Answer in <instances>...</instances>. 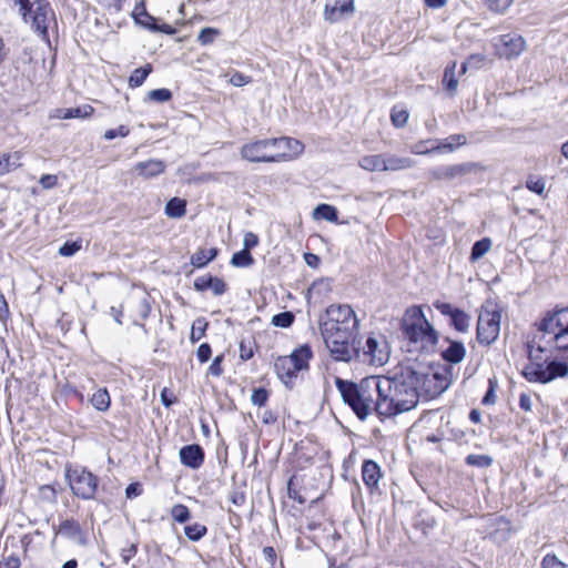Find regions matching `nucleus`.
I'll return each instance as SVG.
<instances>
[{"label":"nucleus","mask_w":568,"mask_h":568,"mask_svg":"<svg viewBox=\"0 0 568 568\" xmlns=\"http://www.w3.org/2000/svg\"><path fill=\"white\" fill-rule=\"evenodd\" d=\"M151 72L152 65L149 63L142 68L135 69L129 78V85L131 88L141 87Z\"/></svg>","instance_id":"f704fd0d"},{"label":"nucleus","mask_w":568,"mask_h":568,"mask_svg":"<svg viewBox=\"0 0 568 568\" xmlns=\"http://www.w3.org/2000/svg\"><path fill=\"white\" fill-rule=\"evenodd\" d=\"M486 6L496 13H504L514 0H484Z\"/></svg>","instance_id":"603ef678"},{"label":"nucleus","mask_w":568,"mask_h":568,"mask_svg":"<svg viewBox=\"0 0 568 568\" xmlns=\"http://www.w3.org/2000/svg\"><path fill=\"white\" fill-rule=\"evenodd\" d=\"M503 310L497 303L487 301L483 306L478 320H501Z\"/></svg>","instance_id":"72a5a7b5"},{"label":"nucleus","mask_w":568,"mask_h":568,"mask_svg":"<svg viewBox=\"0 0 568 568\" xmlns=\"http://www.w3.org/2000/svg\"><path fill=\"white\" fill-rule=\"evenodd\" d=\"M241 156L253 163H278L280 158L275 154L273 138L245 143L241 148Z\"/></svg>","instance_id":"9d476101"},{"label":"nucleus","mask_w":568,"mask_h":568,"mask_svg":"<svg viewBox=\"0 0 568 568\" xmlns=\"http://www.w3.org/2000/svg\"><path fill=\"white\" fill-rule=\"evenodd\" d=\"M467 143L465 134H452L445 139L442 143L433 146V151L442 152H454L457 148L464 146Z\"/></svg>","instance_id":"bb28decb"},{"label":"nucleus","mask_w":568,"mask_h":568,"mask_svg":"<svg viewBox=\"0 0 568 568\" xmlns=\"http://www.w3.org/2000/svg\"><path fill=\"white\" fill-rule=\"evenodd\" d=\"M523 375L529 382L546 384L558 377L567 376L568 363L557 359L534 363L531 366H525Z\"/></svg>","instance_id":"0eeeda50"},{"label":"nucleus","mask_w":568,"mask_h":568,"mask_svg":"<svg viewBox=\"0 0 568 568\" xmlns=\"http://www.w3.org/2000/svg\"><path fill=\"white\" fill-rule=\"evenodd\" d=\"M335 385L344 403L352 408L361 420L366 419L373 410L379 415L378 405L382 400L379 376L366 377L359 384L337 377Z\"/></svg>","instance_id":"f03ea898"},{"label":"nucleus","mask_w":568,"mask_h":568,"mask_svg":"<svg viewBox=\"0 0 568 568\" xmlns=\"http://www.w3.org/2000/svg\"><path fill=\"white\" fill-rule=\"evenodd\" d=\"M526 187L538 195H542L546 190V180L544 178L529 175L526 181Z\"/></svg>","instance_id":"c03bdc74"},{"label":"nucleus","mask_w":568,"mask_h":568,"mask_svg":"<svg viewBox=\"0 0 568 568\" xmlns=\"http://www.w3.org/2000/svg\"><path fill=\"white\" fill-rule=\"evenodd\" d=\"M274 366L277 376L285 385L292 383L293 378L296 377V374L298 373L295 366H293L291 359H287L286 356L278 357Z\"/></svg>","instance_id":"4be33fe9"},{"label":"nucleus","mask_w":568,"mask_h":568,"mask_svg":"<svg viewBox=\"0 0 568 568\" xmlns=\"http://www.w3.org/2000/svg\"><path fill=\"white\" fill-rule=\"evenodd\" d=\"M129 129L125 125H120L116 129H110L104 132L105 140H113L118 136L125 138L129 134Z\"/></svg>","instance_id":"13d9d810"},{"label":"nucleus","mask_w":568,"mask_h":568,"mask_svg":"<svg viewBox=\"0 0 568 568\" xmlns=\"http://www.w3.org/2000/svg\"><path fill=\"white\" fill-rule=\"evenodd\" d=\"M409 365L410 368L418 373L416 375V386L419 393V398H435L449 387L450 381L445 369L432 368L418 363Z\"/></svg>","instance_id":"20e7f679"},{"label":"nucleus","mask_w":568,"mask_h":568,"mask_svg":"<svg viewBox=\"0 0 568 568\" xmlns=\"http://www.w3.org/2000/svg\"><path fill=\"white\" fill-rule=\"evenodd\" d=\"M180 459L183 465L196 469L203 464L204 452L200 445H186L180 449Z\"/></svg>","instance_id":"6ab92c4d"},{"label":"nucleus","mask_w":568,"mask_h":568,"mask_svg":"<svg viewBox=\"0 0 568 568\" xmlns=\"http://www.w3.org/2000/svg\"><path fill=\"white\" fill-rule=\"evenodd\" d=\"M403 334L407 341V351L423 353L434 351L438 342V333L430 322H403Z\"/></svg>","instance_id":"39448f33"},{"label":"nucleus","mask_w":568,"mask_h":568,"mask_svg":"<svg viewBox=\"0 0 568 568\" xmlns=\"http://www.w3.org/2000/svg\"><path fill=\"white\" fill-rule=\"evenodd\" d=\"M92 406L100 412H106L111 405V398L106 388H99L90 398Z\"/></svg>","instance_id":"2f4dec72"},{"label":"nucleus","mask_w":568,"mask_h":568,"mask_svg":"<svg viewBox=\"0 0 568 568\" xmlns=\"http://www.w3.org/2000/svg\"><path fill=\"white\" fill-rule=\"evenodd\" d=\"M538 331L554 334L552 342L559 351H568V322H539Z\"/></svg>","instance_id":"4468645a"},{"label":"nucleus","mask_w":568,"mask_h":568,"mask_svg":"<svg viewBox=\"0 0 568 568\" xmlns=\"http://www.w3.org/2000/svg\"><path fill=\"white\" fill-rule=\"evenodd\" d=\"M257 244H258V237L256 234H254L252 232H247L244 235L243 250H247L250 252V250L255 247Z\"/></svg>","instance_id":"69168bd1"},{"label":"nucleus","mask_w":568,"mask_h":568,"mask_svg":"<svg viewBox=\"0 0 568 568\" xmlns=\"http://www.w3.org/2000/svg\"><path fill=\"white\" fill-rule=\"evenodd\" d=\"M0 568H20V558L17 555L3 557L0 561Z\"/></svg>","instance_id":"680f3d73"},{"label":"nucleus","mask_w":568,"mask_h":568,"mask_svg":"<svg viewBox=\"0 0 568 568\" xmlns=\"http://www.w3.org/2000/svg\"><path fill=\"white\" fill-rule=\"evenodd\" d=\"M313 217L335 223L338 220V212L335 206L322 203L314 209Z\"/></svg>","instance_id":"c756f323"},{"label":"nucleus","mask_w":568,"mask_h":568,"mask_svg":"<svg viewBox=\"0 0 568 568\" xmlns=\"http://www.w3.org/2000/svg\"><path fill=\"white\" fill-rule=\"evenodd\" d=\"M252 82V78L241 73V72H234L230 78V83L234 87H243Z\"/></svg>","instance_id":"bf43d9fd"},{"label":"nucleus","mask_w":568,"mask_h":568,"mask_svg":"<svg viewBox=\"0 0 568 568\" xmlns=\"http://www.w3.org/2000/svg\"><path fill=\"white\" fill-rule=\"evenodd\" d=\"M222 361H223L222 355L216 356L209 367V374H211L213 376H221L223 373Z\"/></svg>","instance_id":"0e129e2a"},{"label":"nucleus","mask_w":568,"mask_h":568,"mask_svg":"<svg viewBox=\"0 0 568 568\" xmlns=\"http://www.w3.org/2000/svg\"><path fill=\"white\" fill-rule=\"evenodd\" d=\"M254 263L252 254L247 250H241L233 254L231 264L235 267H247Z\"/></svg>","instance_id":"ea45409f"},{"label":"nucleus","mask_w":568,"mask_h":568,"mask_svg":"<svg viewBox=\"0 0 568 568\" xmlns=\"http://www.w3.org/2000/svg\"><path fill=\"white\" fill-rule=\"evenodd\" d=\"M409 114L405 109L393 108L390 112L392 123L396 128H403L408 121Z\"/></svg>","instance_id":"49530a36"},{"label":"nucleus","mask_w":568,"mask_h":568,"mask_svg":"<svg viewBox=\"0 0 568 568\" xmlns=\"http://www.w3.org/2000/svg\"><path fill=\"white\" fill-rule=\"evenodd\" d=\"M207 532V528L199 523L186 525L184 527V534L191 541H197L202 539Z\"/></svg>","instance_id":"58836bf2"},{"label":"nucleus","mask_w":568,"mask_h":568,"mask_svg":"<svg viewBox=\"0 0 568 568\" xmlns=\"http://www.w3.org/2000/svg\"><path fill=\"white\" fill-rule=\"evenodd\" d=\"M81 248V244L80 242L78 241H73V242H65L60 248H59V254L62 255V256H72L74 255L77 252H79Z\"/></svg>","instance_id":"6e6d98bb"},{"label":"nucleus","mask_w":568,"mask_h":568,"mask_svg":"<svg viewBox=\"0 0 568 568\" xmlns=\"http://www.w3.org/2000/svg\"><path fill=\"white\" fill-rule=\"evenodd\" d=\"M455 69L456 63L454 62L452 65L447 67L444 72L443 82L450 93H454L458 87V80L455 77Z\"/></svg>","instance_id":"79ce46f5"},{"label":"nucleus","mask_w":568,"mask_h":568,"mask_svg":"<svg viewBox=\"0 0 568 568\" xmlns=\"http://www.w3.org/2000/svg\"><path fill=\"white\" fill-rule=\"evenodd\" d=\"M219 33L220 31L215 28H203L197 36V41L202 45L211 44Z\"/></svg>","instance_id":"3c124183"},{"label":"nucleus","mask_w":568,"mask_h":568,"mask_svg":"<svg viewBox=\"0 0 568 568\" xmlns=\"http://www.w3.org/2000/svg\"><path fill=\"white\" fill-rule=\"evenodd\" d=\"M20 152L2 153L0 155V176L10 173L11 171L21 166Z\"/></svg>","instance_id":"a878e982"},{"label":"nucleus","mask_w":568,"mask_h":568,"mask_svg":"<svg viewBox=\"0 0 568 568\" xmlns=\"http://www.w3.org/2000/svg\"><path fill=\"white\" fill-rule=\"evenodd\" d=\"M527 347L528 358L530 359V364L527 366H531L534 363H545V361H548L547 358L542 357L544 349L541 347L534 348L530 344H528Z\"/></svg>","instance_id":"4d7b16f0"},{"label":"nucleus","mask_w":568,"mask_h":568,"mask_svg":"<svg viewBox=\"0 0 568 568\" xmlns=\"http://www.w3.org/2000/svg\"><path fill=\"white\" fill-rule=\"evenodd\" d=\"M40 496L43 500H47L50 503L54 501L57 498L54 488L49 485H44V486L40 487Z\"/></svg>","instance_id":"e2e57ef3"},{"label":"nucleus","mask_w":568,"mask_h":568,"mask_svg":"<svg viewBox=\"0 0 568 568\" xmlns=\"http://www.w3.org/2000/svg\"><path fill=\"white\" fill-rule=\"evenodd\" d=\"M194 288L199 292L211 291L214 296H220L225 293L226 284L222 278L205 274L194 280Z\"/></svg>","instance_id":"f3484780"},{"label":"nucleus","mask_w":568,"mask_h":568,"mask_svg":"<svg viewBox=\"0 0 568 568\" xmlns=\"http://www.w3.org/2000/svg\"><path fill=\"white\" fill-rule=\"evenodd\" d=\"M164 211L169 217H182L186 212V201L180 197H172L168 201Z\"/></svg>","instance_id":"7c9ffc66"},{"label":"nucleus","mask_w":568,"mask_h":568,"mask_svg":"<svg viewBox=\"0 0 568 568\" xmlns=\"http://www.w3.org/2000/svg\"><path fill=\"white\" fill-rule=\"evenodd\" d=\"M229 499L233 505L240 507L245 503V495L242 491L233 490L230 493Z\"/></svg>","instance_id":"774afa93"},{"label":"nucleus","mask_w":568,"mask_h":568,"mask_svg":"<svg viewBox=\"0 0 568 568\" xmlns=\"http://www.w3.org/2000/svg\"><path fill=\"white\" fill-rule=\"evenodd\" d=\"M328 320H358L354 310L346 304H333L326 308Z\"/></svg>","instance_id":"393cba45"},{"label":"nucleus","mask_w":568,"mask_h":568,"mask_svg":"<svg viewBox=\"0 0 568 568\" xmlns=\"http://www.w3.org/2000/svg\"><path fill=\"white\" fill-rule=\"evenodd\" d=\"M358 165L369 172H383L384 154L365 155L359 159Z\"/></svg>","instance_id":"c85d7f7f"},{"label":"nucleus","mask_w":568,"mask_h":568,"mask_svg":"<svg viewBox=\"0 0 568 568\" xmlns=\"http://www.w3.org/2000/svg\"><path fill=\"white\" fill-rule=\"evenodd\" d=\"M212 354L211 346L207 343H203L199 346L196 355L201 363H205L210 359Z\"/></svg>","instance_id":"052dcab7"},{"label":"nucleus","mask_w":568,"mask_h":568,"mask_svg":"<svg viewBox=\"0 0 568 568\" xmlns=\"http://www.w3.org/2000/svg\"><path fill=\"white\" fill-rule=\"evenodd\" d=\"M466 464L476 467H489L493 464V458L489 455H468L466 457Z\"/></svg>","instance_id":"a18cd8bd"},{"label":"nucleus","mask_w":568,"mask_h":568,"mask_svg":"<svg viewBox=\"0 0 568 568\" xmlns=\"http://www.w3.org/2000/svg\"><path fill=\"white\" fill-rule=\"evenodd\" d=\"M171 516L178 523H185L190 519V510L182 504L174 505L171 508Z\"/></svg>","instance_id":"09e8293b"},{"label":"nucleus","mask_w":568,"mask_h":568,"mask_svg":"<svg viewBox=\"0 0 568 568\" xmlns=\"http://www.w3.org/2000/svg\"><path fill=\"white\" fill-rule=\"evenodd\" d=\"M39 182L43 189L49 190L57 185L58 178L53 174H44L41 176Z\"/></svg>","instance_id":"338daca9"},{"label":"nucleus","mask_w":568,"mask_h":568,"mask_svg":"<svg viewBox=\"0 0 568 568\" xmlns=\"http://www.w3.org/2000/svg\"><path fill=\"white\" fill-rule=\"evenodd\" d=\"M568 320V306L556 305L554 308L545 312L541 320Z\"/></svg>","instance_id":"de8ad7c7"},{"label":"nucleus","mask_w":568,"mask_h":568,"mask_svg":"<svg viewBox=\"0 0 568 568\" xmlns=\"http://www.w3.org/2000/svg\"><path fill=\"white\" fill-rule=\"evenodd\" d=\"M491 247V241L488 237H484L474 243L470 252V260L477 261L483 257Z\"/></svg>","instance_id":"4c0bfd02"},{"label":"nucleus","mask_w":568,"mask_h":568,"mask_svg":"<svg viewBox=\"0 0 568 568\" xmlns=\"http://www.w3.org/2000/svg\"><path fill=\"white\" fill-rule=\"evenodd\" d=\"M273 142L275 154L280 156L278 162L290 161L298 156L304 150V144L293 138H273Z\"/></svg>","instance_id":"ddd939ff"},{"label":"nucleus","mask_w":568,"mask_h":568,"mask_svg":"<svg viewBox=\"0 0 568 568\" xmlns=\"http://www.w3.org/2000/svg\"><path fill=\"white\" fill-rule=\"evenodd\" d=\"M268 398V392L264 387L255 388L251 396V402L253 405L262 407L265 405Z\"/></svg>","instance_id":"5fc2aeb1"},{"label":"nucleus","mask_w":568,"mask_h":568,"mask_svg":"<svg viewBox=\"0 0 568 568\" xmlns=\"http://www.w3.org/2000/svg\"><path fill=\"white\" fill-rule=\"evenodd\" d=\"M313 353L308 345H303L295 349L290 356H286L287 359H291L293 366H295L297 372L307 371L308 362L312 358Z\"/></svg>","instance_id":"5701e85b"},{"label":"nucleus","mask_w":568,"mask_h":568,"mask_svg":"<svg viewBox=\"0 0 568 568\" xmlns=\"http://www.w3.org/2000/svg\"><path fill=\"white\" fill-rule=\"evenodd\" d=\"M500 332V322H477V339L480 344H493Z\"/></svg>","instance_id":"aec40b11"},{"label":"nucleus","mask_w":568,"mask_h":568,"mask_svg":"<svg viewBox=\"0 0 568 568\" xmlns=\"http://www.w3.org/2000/svg\"><path fill=\"white\" fill-rule=\"evenodd\" d=\"M466 355V349L463 343L452 342L449 346L443 352V357L446 362L458 364Z\"/></svg>","instance_id":"cd10ccee"},{"label":"nucleus","mask_w":568,"mask_h":568,"mask_svg":"<svg viewBox=\"0 0 568 568\" xmlns=\"http://www.w3.org/2000/svg\"><path fill=\"white\" fill-rule=\"evenodd\" d=\"M425 310L430 312L429 306L413 305L406 310L403 320H409V321L427 320V314H426Z\"/></svg>","instance_id":"a19ab883"},{"label":"nucleus","mask_w":568,"mask_h":568,"mask_svg":"<svg viewBox=\"0 0 568 568\" xmlns=\"http://www.w3.org/2000/svg\"><path fill=\"white\" fill-rule=\"evenodd\" d=\"M217 255V250L212 247L209 250H199L191 257V263L193 266L200 268L204 267L211 261H213Z\"/></svg>","instance_id":"473e14b6"},{"label":"nucleus","mask_w":568,"mask_h":568,"mask_svg":"<svg viewBox=\"0 0 568 568\" xmlns=\"http://www.w3.org/2000/svg\"><path fill=\"white\" fill-rule=\"evenodd\" d=\"M346 323L323 322L320 327L331 356L339 362H351L355 356H359L354 332L345 325Z\"/></svg>","instance_id":"7ed1b4c3"},{"label":"nucleus","mask_w":568,"mask_h":568,"mask_svg":"<svg viewBox=\"0 0 568 568\" xmlns=\"http://www.w3.org/2000/svg\"><path fill=\"white\" fill-rule=\"evenodd\" d=\"M57 534L74 541L80 546L87 545V536L80 524L74 519H65L61 521Z\"/></svg>","instance_id":"dca6fc26"},{"label":"nucleus","mask_w":568,"mask_h":568,"mask_svg":"<svg viewBox=\"0 0 568 568\" xmlns=\"http://www.w3.org/2000/svg\"><path fill=\"white\" fill-rule=\"evenodd\" d=\"M255 349V342L252 337L242 338L240 342V358L248 361L253 357Z\"/></svg>","instance_id":"37998d69"},{"label":"nucleus","mask_w":568,"mask_h":568,"mask_svg":"<svg viewBox=\"0 0 568 568\" xmlns=\"http://www.w3.org/2000/svg\"><path fill=\"white\" fill-rule=\"evenodd\" d=\"M434 306L440 312L442 315L449 316L450 320H466V314L449 303L436 302Z\"/></svg>","instance_id":"c9c22d12"},{"label":"nucleus","mask_w":568,"mask_h":568,"mask_svg":"<svg viewBox=\"0 0 568 568\" xmlns=\"http://www.w3.org/2000/svg\"><path fill=\"white\" fill-rule=\"evenodd\" d=\"M389 356L390 348L387 339L382 335H372L367 337L362 353L359 352V356L356 357L363 363L379 367L388 362Z\"/></svg>","instance_id":"1a4fd4ad"},{"label":"nucleus","mask_w":568,"mask_h":568,"mask_svg":"<svg viewBox=\"0 0 568 568\" xmlns=\"http://www.w3.org/2000/svg\"><path fill=\"white\" fill-rule=\"evenodd\" d=\"M148 97L154 102L163 103L172 99V92L165 88L154 89L148 93Z\"/></svg>","instance_id":"8fccbe9b"},{"label":"nucleus","mask_w":568,"mask_h":568,"mask_svg":"<svg viewBox=\"0 0 568 568\" xmlns=\"http://www.w3.org/2000/svg\"><path fill=\"white\" fill-rule=\"evenodd\" d=\"M415 165V162L410 158L397 156L394 154H384V166L383 171H400L410 169Z\"/></svg>","instance_id":"b1692460"},{"label":"nucleus","mask_w":568,"mask_h":568,"mask_svg":"<svg viewBox=\"0 0 568 568\" xmlns=\"http://www.w3.org/2000/svg\"><path fill=\"white\" fill-rule=\"evenodd\" d=\"M69 486L72 493L82 499H93L97 488L98 478L91 471L82 467L68 468L65 471Z\"/></svg>","instance_id":"6e6552de"},{"label":"nucleus","mask_w":568,"mask_h":568,"mask_svg":"<svg viewBox=\"0 0 568 568\" xmlns=\"http://www.w3.org/2000/svg\"><path fill=\"white\" fill-rule=\"evenodd\" d=\"M355 12L354 0H334L333 4L324 7V19L331 23L339 21L344 16H352Z\"/></svg>","instance_id":"2eb2a0df"},{"label":"nucleus","mask_w":568,"mask_h":568,"mask_svg":"<svg viewBox=\"0 0 568 568\" xmlns=\"http://www.w3.org/2000/svg\"><path fill=\"white\" fill-rule=\"evenodd\" d=\"M93 108L89 104L77 108H68L63 111V119H84L92 114Z\"/></svg>","instance_id":"e433bc0d"},{"label":"nucleus","mask_w":568,"mask_h":568,"mask_svg":"<svg viewBox=\"0 0 568 568\" xmlns=\"http://www.w3.org/2000/svg\"><path fill=\"white\" fill-rule=\"evenodd\" d=\"M541 568H567V565L562 562L556 555L547 554L540 564Z\"/></svg>","instance_id":"864d4df0"},{"label":"nucleus","mask_w":568,"mask_h":568,"mask_svg":"<svg viewBox=\"0 0 568 568\" xmlns=\"http://www.w3.org/2000/svg\"><path fill=\"white\" fill-rule=\"evenodd\" d=\"M479 168L478 163L465 162L460 164L439 165L428 171V175L437 181H453L475 172Z\"/></svg>","instance_id":"9b49d317"},{"label":"nucleus","mask_w":568,"mask_h":568,"mask_svg":"<svg viewBox=\"0 0 568 568\" xmlns=\"http://www.w3.org/2000/svg\"><path fill=\"white\" fill-rule=\"evenodd\" d=\"M133 170L142 178L151 179L164 172L165 163L161 160L151 159L148 161L138 162Z\"/></svg>","instance_id":"412c9836"},{"label":"nucleus","mask_w":568,"mask_h":568,"mask_svg":"<svg viewBox=\"0 0 568 568\" xmlns=\"http://www.w3.org/2000/svg\"><path fill=\"white\" fill-rule=\"evenodd\" d=\"M418 373L410 365H402L393 376L379 377L382 400L378 405L379 415L389 417L416 407L419 400L417 390Z\"/></svg>","instance_id":"f257e3e1"},{"label":"nucleus","mask_w":568,"mask_h":568,"mask_svg":"<svg viewBox=\"0 0 568 568\" xmlns=\"http://www.w3.org/2000/svg\"><path fill=\"white\" fill-rule=\"evenodd\" d=\"M19 7V12L26 23L42 36H47L53 11L48 0H11Z\"/></svg>","instance_id":"423d86ee"},{"label":"nucleus","mask_w":568,"mask_h":568,"mask_svg":"<svg viewBox=\"0 0 568 568\" xmlns=\"http://www.w3.org/2000/svg\"><path fill=\"white\" fill-rule=\"evenodd\" d=\"M362 478L367 489L371 493L378 490V484L382 478V471L379 465L371 459L364 460L362 465Z\"/></svg>","instance_id":"a211bd4d"},{"label":"nucleus","mask_w":568,"mask_h":568,"mask_svg":"<svg viewBox=\"0 0 568 568\" xmlns=\"http://www.w3.org/2000/svg\"><path fill=\"white\" fill-rule=\"evenodd\" d=\"M525 40L516 33H507L498 37L495 47L500 57L514 59L521 54L525 49Z\"/></svg>","instance_id":"f8f14e48"}]
</instances>
